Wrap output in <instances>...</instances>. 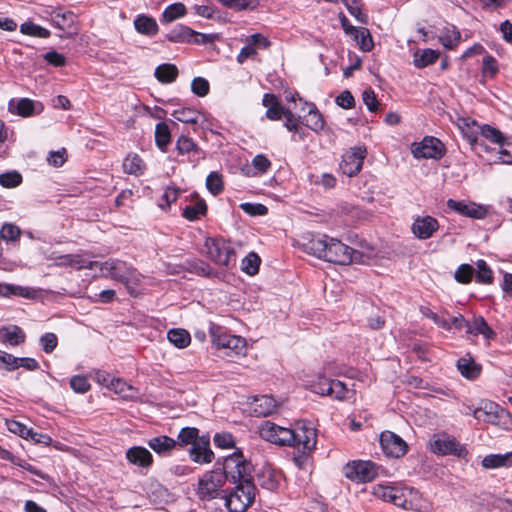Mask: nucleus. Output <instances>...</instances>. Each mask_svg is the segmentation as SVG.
Instances as JSON below:
<instances>
[{"label":"nucleus","instance_id":"nucleus-1","mask_svg":"<svg viewBox=\"0 0 512 512\" xmlns=\"http://www.w3.org/2000/svg\"><path fill=\"white\" fill-rule=\"evenodd\" d=\"M216 465H219L216 469L223 473L225 481L233 484L253 481L251 476L252 465L246 460L240 449H236L231 455L225 457L221 464L218 460Z\"/></svg>","mask_w":512,"mask_h":512},{"label":"nucleus","instance_id":"nucleus-2","mask_svg":"<svg viewBox=\"0 0 512 512\" xmlns=\"http://www.w3.org/2000/svg\"><path fill=\"white\" fill-rule=\"evenodd\" d=\"M95 268H99L106 272L110 278L123 283L131 295H134V287L141 280V274L135 268L118 259H109L105 262L97 261Z\"/></svg>","mask_w":512,"mask_h":512},{"label":"nucleus","instance_id":"nucleus-3","mask_svg":"<svg viewBox=\"0 0 512 512\" xmlns=\"http://www.w3.org/2000/svg\"><path fill=\"white\" fill-rule=\"evenodd\" d=\"M256 487L253 481L235 484L230 492L222 496L229 512H246L255 500Z\"/></svg>","mask_w":512,"mask_h":512},{"label":"nucleus","instance_id":"nucleus-4","mask_svg":"<svg viewBox=\"0 0 512 512\" xmlns=\"http://www.w3.org/2000/svg\"><path fill=\"white\" fill-rule=\"evenodd\" d=\"M225 477L219 469L205 472L198 480L197 495L200 500H212L225 495L222 490L225 484Z\"/></svg>","mask_w":512,"mask_h":512},{"label":"nucleus","instance_id":"nucleus-5","mask_svg":"<svg viewBox=\"0 0 512 512\" xmlns=\"http://www.w3.org/2000/svg\"><path fill=\"white\" fill-rule=\"evenodd\" d=\"M324 261L340 265H348L352 262H358L361 253L345 245L340 240L328 237Z\"/></svg>","mask_w":512,"mask_h":512},{"label":"nucleus","instance_id":"nucleus-6","mask_svg":"<svg viewBox=\"0 0 512 512\" xmlns=\"http://www.w3.org/2000/svg\"><path fill=\"white\" fill-rule=\"evenodd\" d=\"M205 248L208 257L216 264L227 268L235 265V250L224 240L207 238Z\"/></svg>","mask_w":512,"mask_h":512},{"label":"nucleus","instance_id":"nucleus-7","mask_svg":"<svg viewBox=\"0 0 512 512\" xmlns=\"http://www.w3.org/2000/svg\"><path fill=\"white\" fill-rule=\"evenodd\" d=\"M430 449L437 455H453L459 458H465L468 454L466 448L461 445L455 437L448 434L434 435L430 442Z\"/></svg>","mask_w":512,"mask_h":512},{"label":"nucleus","instance_id":"nucleus-8","mask_svg":"<svg viewBox=\"0 0 512 512\" xmlns=\"http://www.w3.org/2000/svg\"><path fill=\"white\" fill-rule=\"evenodd\" d=\"M294 445L297 449H302L303 453H310L316 446L317 433L311 422H298L293 429Z\"/></svg>","mask_w":512,"mask_h":512},{"label":"nucleus","instance_id":"nucleus-9","mask_svg":"<svg viewBox=\"0 0 512 512\" xmlns=\"http://www.w3.org/2000/svg\"><path fill=\"white\" fill-rule=\"evenodd\" d=\"M444 144L436 137L426 136L419 143L412 144V154L415 158L441 159L445 155Z\"/></svg>","mask_w":512,"mask_h":512},{"label":"nucleus","instance_id":"nucleus-10","mask_svg":"<svg viewBox=\"0 0 512 512\" xmlns=\"http://www.w3.org/2000/svg\"><path fill=\"white\" fill-rule=\"evenodd\" d=\"M345 476L356 482H369L377 476V466L372 461H353L344 467Z\"/></svg>","mask_w":512,"mask_h":512},{"label":"nucleus","instance_id":"nucleus-11","mask_svg":"<svg viewBox=\"0 0 512 512\" xmlns=\"http://www.w3.org/2000/svg\"><path fill=\"white\" fill-rule=\"evenodd\" d=\"M366 157V148L353 147L350 148L343 156L340 163V170L343 174L353 177L357 175L363 166Z\"/></svg>","mask_w":512,"mask_h":512},{"label":"nucleus","instance_id":"nucleus-12","mask_svg":"<svg viewBox=\"0 0 512 512\" xmlns=\"http://www.w3.org/2000/svg\"><path fill=\"white\" fill-rule=\"evenodd\" d=\"M379 441L382 451L388 457L400 458L407 452V443L394 432L383 431Z\"/></svg>","mask_w":512,"mask_h":512},{"label":"nucleus","instance_id":"nucleus-13","mask_svg":"<svg viewBox=\"0 0 512 512\" xmlns=\"http://www.w3.org/2000/svg\"><path fill=\"white\" fill-rule=\"evenodd\" d=\"M315 392L340 401L350 399V394H353L343 382L327 378L321 379L318 384L315 385Z\"/></svg>","mask_w":512,"mask_h":512},{"label":"nucleus","instance_id":"nucleus-14","mask_svg":"<svg viewBox=\"0 0 512 512\" xmlns=\"http://www.w3.org/2000/svg\"><path fill=\"white\" fill-rule=\"evenodd\" d=\"M49 259L52 260L56 266L72 267L77 270H92L95 269V265H97V261H89L79 254L56 255V253H52Z\"/></svg>","mask_w":512,"mask_h":512},{"label":"nucleus","instance_id":"nucleus-15","mask_svg":"<svg viewBox=\"0 0 512 512\" xmlns=\"http://www.w3.org/2000/svg\"><path fill=\"white\" fill-rule=\"evenodd\" d=\"M257 484L268 491H276L279 487L281 474L271 464H264L256 471Z\"/></svg>","mask_w":512,"mask_h":512},{"label":"nucleus","instance_id":"nucleus-16","mask_svg":"<svg viewBox=\"0 0 512 512\" xmlns=\"http://www.w3.org/2000/svg\"><path fill=\"white\" fill-rule=\"evenodd\" d=\"M51 24L64 32L65 36H72L77 33L76 15L71 11L62 12L60 9L53 10L50 14Z\"/></svg>","mask_w":512,"mask_h":512},{"label":"nucleus","instance_id":"nucleus-17","mask_svg":"<svg viewBox=\"0 0 512 512\" xmlns=\"http://www.w3.org/2000/svg\"><path fill=\"white\" fill-rule=\"evenodd\" d=\"M473 125L477 127V131H471L470 133L466 134L469 142L472 145L481 144L480 137H483L492 143L498 144L499 147L505 140V137L503 136V134L498 129H496L490 125L478 126V125H476L475 122H473Z\"/></svg>","mask_w":512,"mask_h":512},{"label":"nucleus","instance_id":"nucleus-18","mask_svg":"<svg viewBox=\"0 0 512 512\" xmlns=\"http://www.w3.org/2000/svg\"><path fill=\"white\" fill-rule=\"evenodd\" d=\"M406 487H393L377 485L373 488V494L384 501L391 502L394 505L403 508L406 497Z\"/></svg>","mask_w":512,"mask_h":512},{"label":"nucleus","instance_id":"nucleus-19","mask_svg":"<svg viewBox=\"0 0 512 512\" xmlns=\"http://www.w3.org/2000/svg\"><path fill=\"white\" fill-rule=\"evenodd\" d=\"M447 207L450 210L457 212L460 215L467 216L474 219H483L487 210L485 207L478 205L473 202L457 201L449 199L447 201Z\"/></svg>","mask_w":512,"mask_h":512},{"label":"nucleus","instance_id":"nucleus-20","mask_svg":"<svg viewBox=\"0 0 512 512\" xmlns=\"http://www.w3.org/2000/svg\"><path fill=\"white\" fill-rule=\"evenodd\" d=\"M190 459L197 464H209L214 459V452L210 448L209 437L202 436L197 443L189 449Z\"/></svg>","mask_w":512,"mask_h":512},{"label":"nucleus","instance_id":"nucleus-21","mask_svg":"<svg viewBox=\"0 0 512 512\" xmlns=\"http://www.w3.org/2000/svg\"><path fill=\"white\" fill-rule=\"evenodd\" d=\"M439 228L438 221L431 216L417 217L412 224V232L419 239L430 238Z\"/></svg>","mask_w":512,"mask_h":512},{"label":"nucleus","instance_id":"nucleus-22","mask_svg":"<svg viewBox=\"0 0 512 512\" xmlns=\"http://www.w3.org/2000/svg\"><path fill=\"white\" fill-rule=\"evenodd\" d=\"M406 499L403 506L405 510H412L416 512H430L432 505L427 500L423 499L422 494L411 487H406Z\"/></svg>","mask_w":512,"mask_h":512},{"label":"nucleus","instance_id":"nucleus-23","mask_svg":"<svg viewBox=\"0 0 512 512\" xmlns=\"http://www.w3.org/2000/svg\"><path fill=\"white\" fill-rule=\"evenodd\" d=\"M473 417L485 423H493L499 417V405L492 401L482 400L479 406L473 409Z\"/></svg>","mask_w":512,"mask_h":512},{"label":"nucleus","instance_id":"nucleus-24","mask_svg":"<svg viewBox=\"0 0 512 512\" xmlns=\"http://www.w3.org/2000/svg\"><path fill=\"white\" fill-rule=\"evenodd\" d=\"M328 237L324 234L312 235L311 238H307L303 243L304 251L318 259L324 260Z\"/></svg>","mask_w":512,"mask_h":512},{"label":"nucleus","instance_id":"nucleus-25","mask_svg":"<svg viewBox=\"0 0 512 512\" xmlns=\"http://www.w3.org/2000/svg\"><path fill=\"white\" fill-rule=\"evenodd\" d=\"M129 463L142 468H149L153 463V456L149 450L142 446H133L126 452Z\"/></svg>","mask_w":512,"mask_h":512},{"label":"nucleus","instance_id":"nucleus-26","mask_svg":"<svg viewBox=\"0 0 512 512\" xmlns=\"http://www.w3.org/2000/svg\"><path fill=\"white\" fill-rule=\"evenodd\" d=\"M466 333L475 336L482 335L488 341L496 337V333L482 316L475 317L471 323L468 322Z\"/></svg>","mask_w":512,"mask_h":512},{"label":"nucleus","instance_id":"nucleus-27","mask_svg":"<svg viewBox=\"0 0 512 512\" xmlns=\"http://www.w3.org/2000/svg\"><path fill=\"white\" fill-rule=\"evenodd\" d=\"M253 411L257 416H267L276 411V400L270 395L256 396L252 402Z\"/></svg>","mask_w":512,"mask_h":512},{"label":"nucleus","instance_id":"nucleus-28","mask_svg":"<svg viewBox=\"0 0 512 512\" xmlns=\"http://www.w3.org/2000/svg\"><path fill=\"white\" fill-rule=\"evenodd\" d=\"M148 446L159 455H168L176 446L177 442L166 435H160L148 440Z\"/></svg>","mask_w":512,"mask_h":512},{"label":"nucleus","instance_id":"nucleus-29","mask_svg":"<svg viewBox=\"0 0 512 512\" xmlns=\"http://www.w3.org/2000/svg\"><path fill=\"white\" fill-rule=\"evenodd\" d=\"M134 27L138 33L148 37L155 36L159 29L156 20L153 17L144 14L138 15L134 19Z\"/></svg>","mask_w":512,"mask_h":512},{"label":"nucleus","instance_id":"nucleus-30","mask_svg":"<svg viewBox=\"0 0 512 512\" xmlns=\"http://www.w3.org/2000/svg\"><path fill=\"white\" fill-rule=\"evenodd\" d=\"M195 34V30L188 26L179 24L171 29L165 38L172 43H191V38Z\"/></svg>","mask_w":512,"mask_h":512},{"label":"nucleus","instance_id":"nucleus-31","mask_svg":"<svg viewBox=\"0 0 512 512\" xmlns=\"http://www.w3.org/2000/svg\"><path fill=\"white\" fill-rule=\"evenodd\" d=\"M8 110L16 115L29 117L34 114V102L29 98L11 99L8 103Z\"/></svg>","mask_w":512,"mask_h":512},{"label":"nucleus","instance_id":"nucleus-32","mask_svg":"<svg viewBox=\"0 0 512 512\" xmlns=\"http://www.w3.org/2000/svg\"><path fill=\"white\" fill-rule=\"evenodd\" d=\"M512 465V452L505 454H489L482 460V466L486 469L509 467Z\"/></svg>","mask_w":512,"mask_h":512},{"label":"nucleus","instance_id":"nucleus-33","mask_svg":"<svg viewBox=\"0 0 512 512\" xmlns=\"http://www.w3.org/2000/svg\"><path fill=\"white\" fill-rule=\"evenodd\" d=\"M440 56V52L433 49L418 50L414 53L413 63L417 68H424L434 64Z\"/></svg>","mask_w":512,"mask_h":512},{"label":"nucleus","instance_id":"nucleus-34","mask_svg":"<svg viewBox=\"0 0 512 512\" xmlns=\"http://www.w3.org/2000/svg\"><path fill=\"white\" fill-rule=\"evenodd\" d=\"M186 15V7L183 3L177 2L170 4L167 6L160 18V22L162 24L171 23L179 18H182Z\"/></svg>","mask_w":512,"mask_h":512},{"label":"nucleus","instance_id":"nucleus-35","mask_svg":"<svg viewBox=\"0 0 512 512\" xmlns=\"http://www.w3.org/2000/svg\"><path fill=\"white\" fill-rule=\"evenodd\" d=\"M167 338L177 348H185L191 342L190 334L182 328H173L167 332Z\"/></svg>","mask_w":512,"mask_h":512},{"label":"nucleus","instance_id":"nucleus-36","mask_svg":"<svg viewBox=\"0 0 512 512\" xmlns=\"http://www.w3.org/2000/svg\"><path fill=\"white\" fill-rule=\"evenodd\" d=\"M183 267L187 272L198 276L210 277L212 274V268L210 265L200 259L187 260Z\"/></svg>","mask_w":512,"mask_h":512},{"label":"nucleus","instance_id":"nucleus-37","mask_svg":"<svg viewBox=\"0 0 512 512\" xmlns=\"http://www.w3.org/2000/svg\"><path fill=\"white\" fill-rule=\"evenodd\" d=\"M123 169L128 174L138 176L144 173L145 164L139 155L131 154L124 159Z\"/></svg>","mask_w":512,"mask_h":512},{"label":"nucleus","instance_id":"nucleus-38","mask_svg":"<svg viewBox=\"0 0 512 512\" xmlns=\"http://www.w3.org/2000/svg\"><path fill=\"white\" fill-rule=\"evenodd\" d=\"M3 340L12 346H17L25 341L26 335L22 328L13 325L11 327H3L1 329Z\"/></svg>","mask_w":512,"mask_h":512},{"label":"nucleus","instance_id":"nucleus-39","mask_svg":"<svg viewBox=\"0 0 512 512\" xmlns=\"http://www.w3.org/2000/svg\"><path fill=\"white\" fill-rule=\"evenodd\" d=\"M457 368L461 375L467 379H475L480 374V367L471 359L460 358L457 361Z\"/></svg>","mask_w":512,"mask_h":512},{"label":"nucleus","instance_id":"nucleus-40","mask_svg":"<svg viewBox=\"0 0 512 512\" xmlns=\"http://www.w3.org/2000/svg\"><path fill=\"white\" fill-rule=\"evenodd\" d=\"M210 334L213 344L219 348H227L230 338L233 337L225 328L215 324H211Z\"/></svg>","mask_w":512,"mask_h":512},{"label":"nucleus","instance_id":"nucleus-41","mask_svg":"<svg viewBox=\"0 0 512 512\" xmlns=\"http://www.w3.org/2000/svg\"><path fill=\"white\" fill-rule=\"evenodd\" d=\"M178 76V69L173 64H161L155 69V77L162 83H171Z\"/></svg>","mask_w":512,"mask_h":512},{"label":"nucleus","instance_id":"nucleus-42","mask_svg":"<svg viewBox=\"0 0 512 512\" xmlns=\"http://www.w3.org/2000/svg\"><path fill=\"white\" fill-rule=\"evenodd\" d=\"M352 36L362 51L369 52L373 49L374 42L371 33L367 28H358Z\"/></svg>","mask_w":512,"mask_h":512},{"label":"nucleus","instance_id":"nucleus-43","mask_svg":"<svg viewBox=\"0 0 512 512\" xmlns=\"http://www.w3.org/2000/svg\"><path fill=\"white\" fill-rule=\"evenodd\" d=\"M284 126L289 132H292L294 134L292 137L293 141H296L295 135H298L299 140L304 139L305 132L300 127V117H296L292 111L286 112Z\"/></svg>","mask_w":512,"mask_h":512},{"label":"nucleus","instance_id":"nucleus-44","mask_svg":"<svg viewBox=\"0 0 512 512\" xmlns=\"http://www.w3.org/2000/svg\"><path fill=\"white\" fill-rule=\"evenodd\" d=\"M305 125L315 132L322 130L324 127L323 117L313 103L309 105V111Z\"/></svg>","mask_w":512,"mask_h":512},{"label":"nucleus","instance_id":"nucleus-45","mask_svg":"<svg viewBox=\"0 0 512 512\" xmlns=\"http://www.w3.org/2000/svg\"><path fill=\"white\" fill-rule=\"evenodd\" d=\"M278 430L279 425L270 421H265L259 428V434L263 440L278 445Z\"/></svg>","mask_w":512,"mask_h":512},{"label":"nucleus","instance_id":"nucleus-46","mask_svg":"<svg viewBox=\"0 0 512 512\" xmlns=\"http://www.w3.org/2000/svg\"><path fill=\"white\" fill-rule=\"evenodd\" d=\"M199 430L195 427H184L180 430L177 437V445L183 447L193 443H197L199 440Z\"/></svg>","mask_w":512,"mask_h":512},{"label":"nucleus","instance_id":"nucleus-47","mask_svg":"<svg viewBox=\"0 0 512 512\" xmlns=\"http://www.w3.org/2000/svg\"><path fill=\"white\" fill-rule=\"evenodd\" d=\"M171 135L168 125L165 122H160L155 127V142L162 151H165L167 145L170 143Z\"/></svg>","mask_w":512,"mask_h":512},{"label":"nucleus","instance_id":"nucleus-48","mask_svg":"<svg viewBox=\"0 0 512 512\" xmlns=\"http://www.w3.org/2000/svg\"><path fill=\"white\" fill-rule=\"evenodd\" d=\"M20 32L25 35L38 37V38H48L50 37V31L38 24H35L31 21L24 22L20 25Z\"/></svg>","mask_w":512,"mask_h":512},{"label":"nucleus","instance_id":"nucleus-49","mask_svg":"<svg viewBox=\"0 0 512 512\" xmlns=\"http://www.w3.org/2000/svg\"><path fill=\"white\" fill-rule=\"evenodd\" d=\"M460 38L459 30L455 26H451L446 28L445 33L439 37V41L446 49H453L460 42Z\"/></svg>","mask_w":512,"mask_h":512},{"label":"nucleus","instance_id":"nucleus-50","mask_svg":"<svg viewBox=\"0 0 512 512\" xmlns=\"http://www.w3.org/2000/svg\"><path fill=\"white\" fill-rule=\"evenodd\" d=\"M206 210V203L203 200H198L196 203L187 205L183 209V216L190 221H194L199 219L200 216L204 215Z\"/></svg>","mask_w":512,"mask_h":512},{"label":"nucleus","instance_id":"nucleus-51","mask_svg":"<svg viewBox=\"0 0 512 512\" xmlns=\"http://www.w3.org/2000/svg\"><path fill=\"white\" fill-rule=\"evenodd\" d=\"M172 116L183 123L197 124L200 114L198 111L191 108L177 109L172 113Z\"/></svg>","mask_w":512,"mask_h":512},{"label":"nucleus","instance_id":"nucleus-52","mask_svg":"<svg viewBox=\"0 0 512 512\" xmlns=\"http://www.w3.org/2000/svg\"><path fill=\"white\" fill-rule=\"evenodd\" d=\"M260 262H261L260 257L256 253L250 252L242 260V270L246 274L253 276L258 273Z\"/></svg>","mask_w":512,"mask_h":512},{"label":"nucleus","instance_id":"nucleus-53","mask_svg":"<svg viewBox=\"0 0 512 512\" xmlns=\"http://www.w3.org/2000/svg\"><path fill=\"white\" fill-rule=\"evenodd\" d=\"M214 445L221 449L235 448L236 441L230 432H218L213 436Z\"/></svg>","mask_w":512,"mask_h":512},{"label":"nucleus","instance_id":"nucleus-54","mask_svg":"<svg viewBox=\"0 0 512 512\" xmlns=\"http://www.w3.org/2000/svg\"><path fill=\"white\" fill-rule=\"evenodd\" d=\"M476 265V281L482 284H491L493 281V273L487 263L484 260H478Z\"/></svg>","mask_w":512,"mask_h":512},{"label":"nucleus","instance_id":"nucleus-55","mask_svg":"<svg viewBox=\"0 0 512 512\" xmlns=\"http://www.w3.org/2000/svg\"><path fill=\"white\" fill-rule=\"evenodd\" d=\"M349 13L356 18L360 23H367V15L362 12V5L359 0H343Z\"/></svg>","mask_w":512,"mask_h":512},{"label":"nucleus","instance_id":"nucleus-56","mask_svg":"<svg viewBox=\"0 0 512 512\" xmlns=\"http://www.w3.org/2000/svg\"><path fill=\"white\" fill-rule=\"evenodd\" d=\"M227 8L234 10L254 9L258 5V0H217Z\"/></svg>","mask_w":512,"mask_h":512},{"label":"nucleus","instance_id":"nucleus-57","mask_svg":"<svg viewBox=\"0 0 512 512\" xmlns=\"http://www.w3.org/2000/svg\"><path fill=\"white\" fill-rule=\"evenodd\" d=\"M206 187L213 195L221 193L224 188L221 175L217 172H211L207 176Z\"/></svg>","mask_w":512,"mask_h":512},{"label":"nucleus","instance_id":"nucleus-58","mask_svg":"<svg viewBox=\"0 0 512 512\" xmlns=\"http://www.w3.org/2000/svg\"><path fill=\"white\" fill-rule=\"evenodd\" d=\"M22 182V176L17 171L0 174V185L5 188H14Z\"/></svg>","mask_w":512,"mask_h":512},{"label":"nucleus","instance_id":"nucleus-59","mask_svg":"<svg viewBox=\"0 0 512 512\" xmlns=\"http://www.w3.org/2000/svg\"><path fill=\"white\" fill-rule=\"evenodd\" d=\"M70 387L76 393L84 394L91 388L88 379L82 375H75L70 379Z\"/></svg>","mask_w":512,"mask_h":512},{"label":"nucleus","instance_id":"nucleus-60","mask_svg":"<svg viewBox=\"0 0 512 512\" xmlns=\"http://www.w3.org/2000/svg\"><path fill=\"white\" fill-rule=\"evenodd\" d=\"M474 268L469 264H461L455 272L457 282L467 284L472 280Z\"/></svg>","mask_w":512,"mask_h":512},{"label":"nucleus","instance_id":"nucleus-61","mask_svg":"<svg viewBox=\"0 0 512 512\" xmlns=\"http://www.w3.org/2000/svg\"><path fill=\"white\" fill-rule=\"evenodd\" d=\"M6 424H7L8 430L10 432H12L16 435H19L24 439H29V436L32 435V429L28 428L21 422L11 420V421H7Z\"/></svg>","mask_w":512,"mask_h":512},{"label":"nucleus","instance_id":"nucleus-62","mask_svg":"<svg viewBox=\"0 0 512 512\" xmlns=\"http://www.w3.org/2000/svg\"><path fill=\"white\" fill-rule=\"evenodd\" d=\"M209 89V82L205 78L196 77L192 80L191 90L195 95L204 97L209 93Z\"/></svg>","mask_w":512,"mask_h":512},{"label":"nucleus","instance_id":"nucleus-63","mask_svg":"<svg viewBox=\"0 0 512 512\" xmlns=\"http://www.w3.org/2000/svg\"><path fill=\"white\" fill-rule=\"evenodd\" d=\"M240 208L250 216H263L266 215L268 209L265 205L260 203H241Z\"/></svg>","mask_w":512,"mask_h":512},{"label":"nucleus","instance_id":"nucleus-64","mask_svg":"<svg viewBox=\"0 0 512 512\" xmlns=\"http://www.w3.org/2000/svg\"><path fill=\"white\" fill-rule=\"evenodd\" d=\"M40 344L43 351L47 354H50L57 347L58 338L54 333H45L40 337Z\"/></svg>","mask_w":512,"mask_h":512}]
</instances>
